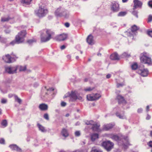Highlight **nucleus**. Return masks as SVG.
<instances>
[{
    "mask_svg": "<svg viewBox=\"0 0 152 152\" xmlns=\"http://www.w3.org/2000/svg\"><path fill=\"white\" fill-rule=\"evenodd\" d=\"M109 137L112 139L116 141H119L121 140H124L126 142L128 141L127 137H125L123 136H121V137H119L118 136L113 134H111L109 135Z\"/></svg>",
    "mask_w": 152,
    "mask_h": 152,
    "instance_id": "nucleus-7",
    "label": "nucleus"
},
{
    "mask_svg": "<svg viewBox=\"0 0 152 152\" xmlns=\"http://www.w3.org/2000/svg\"><path fill=\"white\" fill-rule=\"evenodd\" d=\"M36 40L34 39H29L27 41V42L29 44H31L34 42H35Z\"/></svg>",
    "mask_w": 152,
    "mask_h": 152,
    "instance_id": "nucleus-38",
    "label": "nucleus"
},
{
    "mask_svg": "<svg viewBox=\"0 0 152 152\" xmlns=\"http://www.w3.org/2000/svg\"><path fill=\"white\" fill-rule=\"evenodd\" d=\"M147 34L150 37H152V31H148Z\"/></svg>",
    "mask_w": 152,
    "mask_h": 152,
    "instance_id": "nucleus-45",
    "label": "nucleus"
},
{
    "mask_svg": "<svg viewBox=\"0 0 152 152\" xmlns=\"http://www.w3.org/2000/svg\"><path fill=\"white\" fill-rule=\"evenodd\" d=\"M41 41L42 42H46L49 41L54 33L50 29H45L41 31Z\"/></svg>",
    "mask_w": 152,
    "mask_h": 152,
    "instance_id": "nucleus-1",
    "label": "nucleus"
},
{
    "mask_svg": "<svg viewBox=\"0 0 152 152\" xmlns=\"http://www.w3.org/2000/svg\"><path fill=\"white\" fill-rule=\"evenodd\" d=\"M61 134L62 135L65 137H67L69 136V133L67 130L65 128H63L62 129Z\"/></svg>",
    "mask_w": 152,
    "mask_h": 152,
    "instance_id": "nucleus-22",
    "label": "nucleus"
},
{
    "mask_svg": "<svg viewBox=\"0 0 152 152\" xmlns=\"http://www.w3.org/2000/svg\"><path fill=\"white\" fill-rule=\"evenodd\" d=\"M124 85V84L123 83H118L117 84V87L118 88L120 87H122Z\"/></svg>",
    "mask_w": 152,
    "mask_h": 152,
    "instance_id": "nucleus-50",
    "label": "nucleus"
},
{
    "mask_svg": "<svg viewBox=\"0 0 152 152\" xmlns=\"http://www.w3.org/2000/svg\"><path fill=\"white\" fill-rule=\"evenodd\" d=\"M142 111V108L139 109L137 110V112L138 113H141Z\"/></svg>",
    "mask_w": 152,
    "mask_h": 152,
    "instance_id": "nucleus-56",
    "label": "nucleus"
},
{
    "mask_svg": "<svg viewBox=\"0 0 152 152\" xmlns=\"http://www.w3.org/2000/svg\"><path fill=\"white\" fill-rule=\"evenodd\" d=\"M148 19V22H151L152 20V15H150Z\"/></svg>",
    "mask_w": 152,
    "mask_h": 152,
    "instance_id": "nucleus-47",
    "label": "nucleus"
},
{
    "mask_svg": "<svg viewBox=\"0 0 152 152\" xmlns=\"http://www.w3.org/2000/svg\"><path fill=\"white\" fill-rule=\"evenodd\" d=\"M146 110L147 112H148L149 110V107L148 105L146 107Z\"/></svg>",
    "mask_w": 152,
    "mask_h": 152,
    "instance_id": "nucleus-60",
    "label": "nucleus"
},
{
    "mask_svg": "<svg viewBox=\"0 0 152 152\" xmlns=\"http://www.w3.org/2000/svg\"><path fill=\"white\" fill-rule=\"evenodd\" d=\"M147 145L150 147H152V141H150L147 143Z\"/></svg>",
    "mask_w": 152,
    "mask_h": 152,
    "instance_id": "nucleus-44",
    "label": "nucleus"
},
{
    "mask_svg": "<svg viewBox=\"0 0 152 152\" xmlns=\"http://www.w3.org/2000/svg\"><path fill=\"white\" fill-rule=\"evenodd\" d=\"M132 14L137 17V12L135 11H133L132 12Z\"/></svg>",
    "mask_w": 152,
    "mask_h": 152,
    "instance_id": "nucleus-55",
    "label": "nucleus"
},
{
    "mask_svg": "<svg viewBox=\"0 0 152 152\" xmlns=\"http://www.w3.org/2000/svg\"><path fill=\"white\" fill-rule=\"evenodd\" d=\"M94 97L97 98V100L101 96V95L99 94L96 93L94 94Z\"/></svg>",
    "mask_w": 152,
    "mask_h": 152,
    "instance_id": "nucleus-40",
    "label": "nucleus"
},
{
    "mask_svg": "<svg viewBox=\"0 0 152 152\" xmlns=\"http://www.w3.org/2000/svg\"><path fill=\"white\" fill-rule=\"evenodd\" d=\"M11 54H7L2 57V59L4 61L7 63H10L12 62V60L11 59Z\"/></svg>",
    "mask_w": 152,
    "mask_h": 152,
    "instance_id": "nucleus-12",
    "label": "nucleus"
},
{
    "mask_svg": "<svg viewBox=\"0 0 152 152\" xmlns=\"http://www.w3.org/2000/svg\"><path fill=\"white\" fill-rule=\"evenodd\" d=\"M150 135L151 137H152V131H150Z\"/></svg>",
    "mask_w": 152,
    "mask_h": 152,
    "instance_id": "nucleus-62",
    "label": "nucleus"
},
{
    "mask_svg": "<svg viewBox=\"0 0 152 152\" xmlns=\"http://www.w3.org/2000/svg\"><path fill=\"white\" fill-rule=\"evenodd\" d=\"M61 106H63V107H64V106H65L66 105V103L65 102H61Z\"/></svg>",
    "mask_w": 152,
    "mask_h": 152,
    "instance_id": "nucleus-52",
    "label": "nucleus"
},
{
    "mask_svg": "<svg viewBox=\"0 0 152 152\" xmlns=\"http://www.w3.org/2000/svg\"><path fill=\"white\" fill-rule=\"evenodd\" d=\"M11 19V18L9 17H8L7 18L2 17L1 19V21L2 22H5L8 21Z\"/></svg>",
    "mask_w": 152,
    "mask_h": 152,
    "instance_id": "nucleus-31",
    "label": "nucleus"
},
{
    "mask_svg": "<svg viewBox=\"0 0 152 152\" xmlns=\"http://www.w3.org/2000/svg\"><path fill=\"white\" fill-rule=\"evenodd\" d=\"M69 115V113H67L65 115V116L66 117H68Z\"/></svg>",
    "mask_w": 152,
    "mask_h": 152,
    "instance_id": "nucleus-63",
    "label": "nucleus"
},
{
    "mask_svg": "<svg viewBox=\"0 0 152 152\" xmlns=\"http://www.w3.org/2000/svg\"><path fill=\"white\" fill-rule=\"evenodd\" d=\"M110 8L111 10L113 12H117L119 10V4L116 2H114L112 3L111 5Z\"/></svg>",
    "mask_w": 152,
    "mask_h": 152,
    "instance_id": "nucleus-10",
    "label": "nucleus"
},
{
    "mask_svg": "<svg viewBox=\"0 0 152 152\" xmlns=\"http://www.w3.org/2000/svg\"><path fill=\"white\" fill-rule=\"evenodd\" d=\"M114 125L112 124H109L104 125L102 129V131H108L112 129Z\"/></svg>",
    "mask_w": 152,
    "mask_h": 152,
    "instance_id": "nucleus-13",
    "label": "nucleus"
},
{
    "mask_svg": "<svg viewBox=\"0 0 152 152\" xmlns=\"http://www.w3.org/2000/svg\"><path fill=\"white\" fill-rule=\"evenodd\" d=\"M37 126L39 129V130H40L42 132H45L46 131V130L45 129L44 127L43 126L39 124H38Z\"/></svg>",
    "mask_w": 152,
    "mask_h": 152,
    "instance_id": "nucleus-29",
    "label": "nucleus"
},
{
    "mask_svg": "<svg viewBox=\"0 0 152 152\" xmlns=\"http://www.w3.org/2000/svg\"><path fill=\"white\" fill-rule=\"evenodd\" d=\"M44 118L45 119H46L47 120H49V115L48 114L46 113L44 114Z\"/></svg>",
    "mask_w": 152,
    "mask_h": 152,
    "instance_id": "nucleus-41",
    "label": "nucleus"
},
{
    "mask_svg": "<svg viewBox=\"0 0 152 152\" xmlns=\"http://www.w3.org/2000/svg\"><path fill=\"white\" fill-rule=\"evenodd\" d=\"M116 115L118 117L120 118L123 119L124 118V116L123 115H121L119 113H116Z\"/></svg>",
    "mask_w": 152,
    "mask_h": 152,
    "instance_id": "nucleus-37",
    "label": "nucleus"
},
{
    "mask_svg": "<svg viewBox=\"0 0 152 152\" xmlns=\"http://www.w3.org/2000/svg\"><path fill=\"white\" fill-rule=\"evenodd\" d=\"M15 101L17 102L19 104H20L22 102V100L19 98L17 95L15 96Z\"/></svg>",
    "mask_w": 152,
    "mask_h": 152,
    "instance_id": "nucleus-32",
    "label": "nucleus"
},
{
    "mask_svg": "<svg viewBox=\"0 0 152 152\" xmlns=\"http://www.w3.org/2000/svg\"><path fill=\"white\" fill-rule=\"evenodd\" d=\"M4 31L5 33L7 34H9L10 32V31L9 29H6Z\"/></svg>",
    "mask_w": 152,
    "mask_h": 152,
    "instance_id": "nucleus-54",
    "label": "nucleus"
},
{
    "mask_svg": "<svg viewBox=\"0 0 152 152\" xmlns=\"http://www.w3.org/2000/svg\"><path fill=\"white\" fill-rule=\"evenodd\" d=\"M151 118V116L149 115L148 114L146 118V119L147 120H148Z\"/></svg>",
    "mask_w": 152,
    "mask_h": 152,
    "instance_id": "nucleus-58",
    "label": "nucleus"
},
{
    "mask_svg": "<svg viewBox=\"0 0 152 152\" xmlns=\"http://www.w3.org/2000/svg\"><path fill=\"white\" fill-rule=\"evenodd\" d=\"M55 14L57 16H64L65 18H67L68 16V15L67 14L65 10L61 7L57 9L55 11Z\"/></svg>",
    "mask_w": 152,
    "mask_h": 152,
    "instance_id": "nucleus-5",
    "label": "nucleus"
},
{
    "mask_svg": "<svg viewBox=\"0 0 152 152\" xmlns=\"http://www.w3.org/2000/svg\"><path fill=\"white\" fill-rule=\"evenodd\" d=\"M67 37L66 34H63L58 36L56 37V39L58 41H64L66 39Z\"/></svg>",
    "mask_w": 152,
    "mask_h": 152,
    "instance_id": "nucleus-14",
    "label": "nucleus"
},
{
    "mask_svg": "<svg viewBox=\"0 0 152 152\" xmlns=\"http://www.w3.org/2000/svg\"><path fill=\"white\" fill-rule=\"evenodd\" d=\"M87 99L90 101H93L97 100V98L94 97V94H89L87 95L86 96Z\"/></svg>",
    "mask_w": 152,
    "mask_h": 152,
    "instance_id": "nucleus-21",
    "label": "nucleus"
},
{
    "mask_svg": "<svg viewBox=\"0 0 152 152\" xmlns=\"http://www.w3.org/2000/svg\"><path fill=\"white\" fill-rule=\"evenodd\" d=\"M148 5L150 7L152 8V1H149L148 3Z\"/></svg>",
    "mask_w": 152,
    "mask_h": 152,
    "instance_id": "nucleus-46",
    "label": "nucleus"
},
{
    "mask_svg": "<svg viewBox=\"0 0 152 152\" xmlns=\"http://www.w3.org/2000/svg\"><path fill=\"white\" fill-rule=\"evenodd\" d=\"M134 5L133 8V10L138 7H140L142 5V2L138 0H134Z\"/></svg>",
    "mask_w": 152,
    "mask_h": 152,
    "instance_id": "nucleus-16",
    "label": "nucleus"
},
{
    "mask_svg": "<svg viewBox=\"0 0 152 152\" xmlns=\"http://www.w3.org/2000/svg\"><path fill=\"white\" fill-rule=\"evenodd\" d=\"M102 146L104 147L107 151H109L113 148L114 144L110 141H107L103 142L102 144Z\"/></svg>",
    "mask_w": 152,
    "mask_h": 152,
    "instance_id": "nucleus-6",
    "label": "nucleus"
},
{
    "mask_svg": "<svg viewBox=\"0 0 152 152\" xmlns=\"http://www.w3.org/2000/svg\"><path fill=\"white\" fill-rule=\"evenodd\" d=\"M110 58L112 60H119L120 58L119 55L116 53H114L112 54L110 56Z\"/></svg>",
    "mask_w": 152,
    "mask_h": 152,
    "instance_id": "nucleus-18",
    "label": "nucleus"
},
{
    "mask_svg": "<svg viewBox=\"0 0 152 152\" xmlns=\"http://www.w3.org/2000/svg\"><path fill=\"white\" fill-rule=\"evenodd\" d=\"M11 59L12 60V62L16 61L18 58V55L13 52L11 53Z\"/></svg>",
    "mask_w": 152,
    "mask_h": 152,
    "instance_id": "nucleus-24",
    "label": "nucleus"
},
{
    "mask_svg": "<svg viewBox=\"0 0 152 152\" xmlns=\"http://www.w3.org/2000/svg\"><path fill=\"white\" fill-rule=\"evenodd\" d=\"M68 97H70L71 100L72 101H74L77 99L75 92L73 91H71L70 93L68 92L65 95L64 97L66 98Z\"/></svg>",
    "mask_w": 152,
    "mask_h": 152,
    "instance_id": "nucleus-8",
    "label": "nucleus"
},
{
    "mask_svg": "<svg viewBox=\"0 0 152 152\" xmlns=\"http://www.w3.org/2000/svg\"><path fill=\"white\" fill-rule=\"evenodd\" d=\"M91 139L92 141H94L95 140L98 138L99 135L96 133H93L90 135Z\"/></svg>",
    "mask_w": 152,
    "mask_h": 152,
    "instance_id": "nucleus-23",
    "label": "nucleus"
},
{
    "mask_svg": "<svg viewBox=\"0 0 152 152\" xmlns=\"http://www.w3.org/2000/svg\"><path fill=\"white\" fill-rule=\"evenodd\" d=\"M94 121L93 120H90L89 121H87L86 122V124L87 125H91V126L93 125Z\"/></svg>",
    "mask_w": 152,
    "mask_h": 152,
    "instance_id": "nucleus-33",
    "label": "nucleus"
},
{
    "mask_svg": "<svg viewBox=\"0 0 152 152\" xmlns=\"http://www.w3.org/2000/svg\"><path fill=\"white\" fill-rule=\"evenodd\" d=\"M75 135L76 136H79L80 135V133L79 131H77L75 132Z\"/></svg>",
    "mask_w": 152,
    "mask_h": 152,
    "instance_id": "nucleus-49",
    "label": "nucleus"
},
{
    "mask_svg": "<svg viewBox=\"0 0 152 152\" xmlns=\"http://www.w3.org/2000/svg\"><path fill=\"white\" fill-rule=\"evenodd\" d=\"M119 104H121L125 102L124 97L121 96L119 95L117 97Z\"/></svg>",
    "mask_w": 152,
    "mask_h": 152,
    "instance_id": "nucleus-25",
    "label": "nucleus"
},
{
    "mask_svg": "<svg viewBox=\"0 0 152 152\" xmlns=\"http://www.w3.org/2000/svg\"><path fill=\"white\" fill-rule=\"evenodd\" d=\"M0 143L1 144H4L5 143V140L3 138H1L0 139Z\"/></svg>",
    "mask_w": 152,
    "mask_h": 152,
    "instance_id": "nucleus-48",
    "label": "nucleus"
},
{
    "mask_svg": "<svg viewBox=\"0 0 152 152\" xmlns=\"http://www.w3.org/2000/svg\"><path fill=\"white\" fill-rule=\"evenodd\" d=\"M18 66V69H19L20 72L24 71L26 69V66Z\"/></svg>",
    "mask_w": 152,
    "mask_h": 152,
    "instance_id": "nucleus-28",
    "label": "nucleus"
},
{
    "mask_svg": "<svg viewBox=\"0 0 152 152\" xmlns=\"http://www.w3.org/2000/svg\"><path fill=\"white\" fill-rule=\"evenodd\" d=\"M26 34L27 32L26 30L21 31L18 33L15 38L17 42V44L23 43L24 42Z\"/></svg>",
    "mask_w": 152,
    "mask_h": 152,
    "instance_id": "nucleus-3",
    "label": "nucleus"
},
{
    "mask_svg": "<svg viewBox=\"0 0 152 152\" xmlns=\"http://www.w3.org/2000/svg\"><path fill=\"white\" fill-rule=\"evenodd\" d=\"M32 0H22L21 2L22 3L25 5H29L30 4Z\"/></svg>",
    "mask_w": 152,
    "mask_h": 152,
    "instance_id": "nucleus-26",
    "label": "nucleus"
},
{
    "mask_svg": "<svg viewBox=\"0 0 152 152\" xmlns=\"http://www.w3.org/2000/svg\"><path fill=\"white\" fill-rule=\"evenodd\" d=\"M7 100L4 99H3L1 101V102L2 103L4 104L6 103Z\"/></svg>",
    "mask_w": 152,
    "mask_h": 152,
    "instance_id": "nucleus-51",
    "label": "nucleus"
},
{
    "mask_svg": "<svg viewBox=\"0 0 152 152\" xmlns=\"http://www.w3.org/2000/svg\"><path fill=\"white\" fill-rule=\"evenodd\" d=\"M65 48H66V46L65 45H64L61 46L60 47V48L61 50H63V49H64Z\"/></svg>",
    "mask_w": 152,
    "mask_h": 152,
    "instance_id": "nucleus-57",
    "label": "nucleus"
},
{
    "mask_svg": "<svg viewBox=\"0 0 152 152\" xmlns=\"http://www.w3.org/2000/svg\"><path fill=\"white\" fill-rule=\"evenodd\" d=\"M48 90H49L50 91H53L54 90V89L53 88H51L48 89Z\"/></svg>",
    "mask_w": 152,
    "mask_h": 152,
    "instance_id": "nucleus-61",
    "label": "nucleus"
},
{
    "mask_svg": "<svg viewBox=\"0 0 152 152\" xmlns=\"http://www.w3.org/2000/svg\"><path fill=\"white\" fill-rule=\"evenodd\" d=\"M126 14V12H120L118 14V16H123L125 15Z\"/></svg>",
    "mask_w": 152,
    "mask_h": 152,
    "instance_id": "nucleus-36",
    "label": "nucleus"
},
{
    "mask_svg": "<svg viewBox=\"0 0 152 152\" xmlns=\"http://www.w3.org/2000/svg\"><path fill=\"white\" fill-rule=\"evenodd\" d=\"M10 148L13 150H16L20 152L22 151L21 149L16 145H10Z\"/></svg>",
    "mask_w": 152,
    "mask_h": 152,
    "instance_id": "nucleus-19",
    "label": "nucleus"
},
{
    "mask_svg": "<svg viewBox=\"0 0 152 152\" xmlns=\"http://www.w3.org/2000/svg\"><path fill=\"white\" fill-rule=\"evenodd\" d=\"M48 11L44 6H39L38 9L35 11V14L39 17L44 16L48 13Z\"/></svg>",
    "mask_w": 152,
    "mask_h": 152,
    "instance_id": "nucleus-4",
    "label": "nucleus"
},
{
    "mask_svg": "<svg viewBox=\"0 0 152 152\" xmlns=\"http://www.w3.org/2000/svg\"><path fill=\"white\" fill-rule=\"evenodd\" d=\"M139 28L135 25H134L131 27V31L132 32L136 31L139 29Z\"/></svg>",
    "mask_w": 152,
    "mask_h": 152,
    "instance_id": "nucleus-27",
    "label": "nucleus"
},
{
    "mask_svg": "<svg viewBox=\"0 0 152 152\" xmlns=\"http://www.w3.org/2000/svg\"><path fill=\"white\" fill-rule=\"evenodd\" d=\"M100 125L97 122H94L93 125L92 126L91 129L94 132H100L102 131V129H99Z\"/></svg>",
    "mask_w": 152,
    "mask_h": 152,
    "instance_id": "nucleus-11",
    "label": "nucleus"
},
{
    "mask_svg": "<svg viewBox=\"0 0 152 152\" xmlns=\"http://www.w3.org/2000/svg\"><path fill=\"white\" fill-rule=\"evenodd\" d=\"M123 2H126L128 0H122Z\"/></svg>",
    "mask_w": 152,
    "mask_h": 152,
    "instance_id": "nucleus-64",
    "label": "nucleus"
},
{
    "mask_svg": "<svg viewBox=\"0 0 152 152\" xmlns=\"http://www.w3.org/2000/svg\"><path fill=\"white\" fill-rule=\"evenodd\" d=\"M86 41L89 45H92L94 44V37L91 34H90L87 37Z\"/></svg>",
    "mask_w": 152,
    "mask_h": 152,
    "instance_id": "nucleus-15",
    "label": "nucleus"
},
{
    "mask_svg": "<svg viewBox=\"0 0 152 152\" xmlns=\"http://www.w3.org/2000/svg\"><path fill=\"white\" fill-rule=\"evenodd\" d=\"M140 59L141 62L144 64L148 65L152 64L151 59L149 57L148 54L145 52H144L140 54Z\"/></svg>",
    "mask_w": 152,
    "mask_h": 152,
    "instance_id": "nucleus-2",
    "label": "nucleus"
},
{
    "mask_svg": "<svg viewBox=\"0 0 152 152\" xmlns=\"http://www.w3.org/2000/svg\"><path fill=\"white\" fill-rule=\"evenodd\" d=\"M122 55L123 56L126 57H129L130 56V55L129 54L126 52L124 53Z\"/></svg>",
    "mask_w": 152,
    "mask_h": 152,
    "instance_id": "nucleus-42",
    "label": "nucleus"
},
{
    "mask_svg": "<svg viewBox=\"0 0 152 152\" xmlns=\"http://www.w3.org/2000/svg\"><path fill=\"white\" fill-rule=\"evenodd\" d=\"M106 77L107 78H109L111 77V75L110 74H108L107 75Z\"/></svg>",
    "mask_w": 152,
    "mask_h": 152,
    "instance_id": "nucleus-59",
    "label": "nucleus"
},
{
    "mask_svg": "<svg viewBox=\"0 0 152 152\" xmlns=\"http://www.w3.org/2000/svg\"><path fill=\"white\" fill-rule=\"evenodd\" d=\"M138 72L143 77L147 76L148 73V71L146 69H144L142 70L139 69Z\"/></svg>",
    "mask_w": 152,
    "mask_h": 152,
    "instance_id": "nucleus-17",
    "label": "nucleus"
},
{
    "mask_svg": "<svg viewBox=\"0 0 152 152\" xmlns=\"http://www.w3.org/2000/svg\"><path fill=\"white\" fill-rule=\"evenodd\" d=\"M94 89V87L91 88V87H88L86 88H85L84 90L85 91H91L93 89Z\"/></svg>",
    "mask_w": 152,
    "mask_h": 152,
    "instance_id": "nucleus-39",
    "label": "nucleus"
},
{
    "mask_svg": "<svg viewBox=\"0 0 152 152\" xmlns=\"http://www.w3.org/2000/svg\"><path fill=\"white\" fill-rule=\"evenodd\" d=\"M138 68V65L137 63H133L131 65V68L132 70H135Z\"/></svg>",
    "mask_w": 152,
    "mask_h": 152,
    "instance_id": "nucleus-30",
    "label": "nucleus"
},
{
    "mask_svg": "<svg viewBox=\"0 0 152 152\" xmlns=\"http://www.w3.org/2000/svg\"><path fill=\"white\" fill-rule=\"evenodd\" d=\"M1 124L2 125L4 126V127L6 126L7 125V120H3L2 121Z\"/></svg>",
    "mask_w": 152,
    "mask_h": 152,
    "instance_id": "nucleus-35",
    "label": "nucleus"
},
{
    "mask_svg": "<svg viewBox=\"0 0 152 152\" xmlns=\"http://www.w3.org/2000/svg\"><path fill=\"white\" fill-rule=\"evenodd\" d=\"M17 44V41L15 39L14 40H13L10 43V44L12 45H15V44Z\"/></svg>",
    "mask_w": 152,
    "mask_h": 152,
    "instance_id": "nucleus-43",
    "label": "nucleus"
},
{
    "mask_svg": "<svg viewBox=\"0 0 152 152\" xmlns=\"http://www.w3.org/2000/svg\"><path fill=\"white\" fill-rule=\"evenodd\" d=\"M39 108L41 110H48V107L47 104L42 103L39 104Z\"/></svg>",
    "mask_w": 152,
    "mask_h": 152,
    "instance_id": "nucleus-20",
    "label": "nucleus"
},
{
    "mask_svg": "<svg viewBox=\"0 0 152 152\" xmlns=\"http://www.w3.org/2000/svg\"><path fill=\"white\" fill-rule=\"evenodd\" d=\"M6 71L10 74H13L16 73V71L18 69V66H8L5 68Z\"/></svg>",
    "mask_w": 152,
    "mask_h": 152,
    "instance_id": "nucleus-9",
    "label": "nucleus"
},
{
    "mask_svg": "<svg viewBox=\"0 0 152 152\" xmlns=\"http://www.w3.org/2000/svg\"><path fill=\"white\" fill-rule=\"evenodd\" d=\"M65 26L66 27H69L70 26L69 23H68L66 22L64 24Z\"/></svg>",
    "mask_w": 152,
    "mask_h": 152,
    "instance_id": "nucleus-53",
    "label": "nucleus"
},
{
    "mask_svg": "<svg viewBox=\"0 0 152 152\" xmlns=\"http://www.w3.org/2000/svg\"><path fill=\"white\" fill-rule=\"evenodd\" d=\"M91 152H102V151L96 149L95 148H93Z\"/></svg>",
    "mask_w": 152,
    "mask_h": 152,
    "instance_id": "nucleus-34",
    "label": "nucleus"
}]
</instances>
